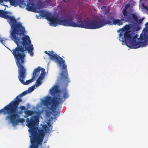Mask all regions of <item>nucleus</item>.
<instances>
[{
    "label": "nucleus",
    "mask_w": 148,
    "mask_h": 148,
    "mask_svg": "<svg viewBox=\"0 0 148 148\" xmlns=\"http://www.w3.org/2000/svg\"><path fill=\"white\" fill-rule=\"evenodd\" d=\"M22 32H18V34H16L11 38L17 45V46L12 50L9 49L13 54L17 66L20 65L23 66L25 62V51H27L30 53V55L32 56L34 53L33 45L31 44V42L30 38L28 35H24L25 29L24 27L23 29Z\"/></svg>",
    "instance_id": "obj_1"
},
{
    "label": "nucleus",
    "mask_w": 148,
    "mask_h": 148,
    "mask_svg": "<svg viewBox=\"0 0 148 148\" xmlns=\"http://www.w3.org/2000/svg\"><path fill=\"white\" fill-rule=\"evenodd\" d=\"M73 20L72 18L70 17L64 19H61V25L65 26L95 29L100 28L106 24H107L110 25L113 24L115 25H117L118 26L122 25L124 23L123 21H124V19H114L112 21V22L109 20L105 21L104 20H103L101 21L100 19L85 21L79 19L77 20L76 23L73 21Z\"/></svg>",
    "instance_id": "obj_2"
},
{
    "label": "nucleus",
    "mask_w": 148,
    "mask_h": 148,
    "mask_svg": "<svg viewBox=\"0 0 148 148\" xmlns=\"http://www.w3.org/2000/svg\"><path fill=\"white\" fill-rule=\"evenodd\" d=\"M27 125L29 128L30 133V140L32 145L30 148H38V145H41L43 142L44 136L47 133L48 127L47 125L42 126V129L38 130L37 127L39 124V118L37 115L32 116L30 119H26Z\"/></svg>",
    "instance_id": "obj_3"
},
{
    "label": "nucleus",
    "mask_w": 148,
    "mask_h": 148,
    "mask_svg": "<svg viewBox=\"0 0 148 148\" xmlns=\"http://www.w3.org/2000/svg\"><path fill=\"white\" fill-rule=\"evenodd\" d=\"M58 87V86L55 85L50 90V94L53 96L52 99L49 97L42 101L43 105L46 106L49 110L52 112L54 119L58 116L60 112V111H55L57 107L63 102L62 97L61 96L62 91L59 90Z\"/></svg>",
    "instance_id": "obj_4"
},
{
    "label": "nucleus",
    "mask_w": 148,
    "mask_h": 148,
    "mask_svg": "<svg viewBox=\"0 0 148 148\" xmlns=\"http://www.w3.org/2000/svg\"><path fill=\"white\" fill-rule=\"evenodd\" d=\"M10 14V12L8 11L0 10V17L7 20L11 26V31L10 37L11 38L16 33L18 34V32H22L24 27L23 26L22 23L17 21L14 16H11Z\"/></svg>",
    "instance_id": "obj_5"
},
{
    "label": "nucleus",
    "mask_w": 148,
    "mask_h": 148,
    "mask_svg": "<svg viewBox=\"0 0 148 148\" xmlns=\"http://www.w3.org/2000/svg\"><path fill=\"white\" fill-rule=\"evenodd\" d=\"M49 52L48 53L47 51H45V53L50 56L51 59L55 60L56 63H58L59 66L61 67L62 72L60 75L64 83H65V86H67L70 81L68 77L67 66L65 64V61L62 58L57 55L56 53H54L53 50L49 51Z\"/></svg>",
    "instance_id": "obj_6"
},
{
    "label": "nucleus",
    "mask_w": 148,
    "mask_h": 148,
    "mask_svg": "<svg viewBox=\"0 0 148 148\" xmlns=\"http://www.w3.org/2000/svg\"><path fill=\"white\" fill-rule=\"evenodd\" d=\"M20 67L17 66L18 68V72L19 75L18 76L20 82L23 84L26 85L34 81L35 77H38L39 75L41 70L40 67L38 66L33 71V75L31 79L27 80L25 82L24 80L26 78L27 74L26 70L23 66L20 65Z\"/></svg>",
    "instance_id": "obj_7"
},
{
    "label": "nucleus",
    "mask_w": 148,
    "mask_h": 148,
    "mask_svg": "<svg viewBox=\"0 0 148 148\" xmlns=\"http://www.w3.org/2000/svg\"><path fill=\"white\" fill-rule=\"evenodd\" d=\"M138 36L137 34H135L132 32V43L129 45L131 49H137L141 47H146L148 45V35L145 33H142L138 38L139 41H136V39Z\"/></svg>",
    "instance_id": "obj_8"
},
{
    "label": "nucleus",
    "mask_w": 148,
    "mask_h": 148,
    "mask_svg": "<svg viewBox=\"0 0 148 148\" xmlns=\"http://www.w3.org/2000/svg\"><path fill=\"white\" fill-rule=\"evenodd\" d=\"M18 104L10 106L9 115L5 117V119L9 120L14 126L17 125L18 123H23L25 121L24 119L20 118V115L18 111Z\"/></svg>",
    "instance_id": "obj_9"
},
{
    "label": "nucleus",
    "mask_w": 148,
    "mask_h": 148,
    "mask_svg": "<svg viewBox=\"0 0 148 148\" xmlns=\"http://www.w3.org/2000/svg\"><path fill=\"white\" fill-rule=\"evenodd\" d=\"M132 32L131 31H127L124 34V38L122 40L128 47L130 48L129 45H131L132 43Z\"/></svg>",
    "instance_id": "obj_10"
},
{
    "label": "nucleus",
    "mask_w": 148,
    "mask_h": 148,
    "mask_svg": "<svg viewBox=\"0 0 148 148\" xmlns=\"http://www.w3.org/2000/svg\"><path fill=\"white\" fill-rule=\"evenodd\" d=\"M28 93L27 91H25L17 96L9 104L10 106H13L14 105L17 104V107L18 106L19 103L22 101V99L20 97L25 95Z\"/></svg>",
    "instance_id": "obj_11"
},
{
    "label": "nucleus",
    "mask_w": 148,
    "mask_h": 148,
    "mask_svg": "<svg viewBox=\"0 0 148 148\" xmlns=\"http://www.w3.org/2000/svg\"><path fill=\"white\" fill-rule=\"evenodd\" d=\"M51 0H45L44 1H39L38 2L37 6L39 9L46 8L50 5Z\"/></svg>",
    "instance_id": "obj_12"
},
{
    "label": "nucleus",
    "mask_w": 148,
    "mask_h": 148,
    "mask_svg": "<svg viewBox=\"0 0 148 148\" xmlns=\"http://www.w3.org/2000/svg\"><path fill=\"white\" fill-rule=\"evenodd\" d=\"M126 22H135L138 23V18L137 15L135 13L130 14L126 18Z\"/></svg>",
    "instance_id": "obj_13"
},
{
    "label": "nucleus",
    "mask_w": 148,
    "mask_h": 148,
    "mask_svg": "<svg viewBox=\"0 0 148 148\" xmlns=\"http://www.w3.org/2000/svg\"><path fill=\"white\" fill-rule=\"evenodd\" d=\"M41 73L36 82L35 85L36 86H39L42 83L41 80L43 79L45 75V69L43 68H41Z\"/></svg>",
    "instance_id": "obj_14"
},
{
    "label": "nucleus",
    "mask_w": 148,
    "mask_h": 148,
    "mask_svg": "<svg viewBox=\"0 0 148 148\" xmlns=\"http://www.w3.org/2000/svg\"><path fill=\"white\" fill-rule=\"evenodd\" d=\"M10 106L9 104L5 106L3 109L0 110V114L2 113L4 115H9Z\"/></svg>",
    "instance_id": "obj_15"
},
{
    "label": "nucleus",
    "mask_w": 148,
    "mask_h": 148,
    "mask_svg": "<svg viewBox=\"0 0 148 148\" xmlns=\"http://www.w3.org/2000/svg\"><path fill=\"white\" fill-rule=\"evenodd\" d=\"M26 9L28 11L35 12L36 9L34 4L32 1H29L27 4Z\"/></svg>",
    "instance_id": "obj_16"
},
{
    "label": "nucleus",
    "mask_w": 148,
    "mask_h": 148,
    "mask_svg": "<svg viewBox=\"0 0 148 148\" xmlns=\"http://www.w3.org/2000/svg\"><path fill=\"white\" fill-rule=\"evenodd\" d=\"M16 1V3L14 5H13L14 7L17 6L19 5V6H22L24 4V0H15Z\"/></svg>",
    "instance_id": "obj_17"
},
{
    "label": "nucleus",
    "mask_w": 148,
    "mask_h": 148,
    "mask_svg": "<svg viewBox=\"0 0 148 148\" xmlns=\"http://www.w3.org/2000/svg\"><path fill=\"white\" fill-rule=\"evenodd\" d=\"M122 14L123 15V18L125 19V21L126 22V18L127 17L128 12L126 9H123V10Z\"/></svg>",
    "instance_id": "obj_18"
},
{
    "label": "nucleus",
    "mask_w": 148,
    "mask_h": 148,
    "mask_svg": "<svg viewBox=\"0 0 148 148\" xmlns=\"http://www.w3.org/2000/svg\"><path fill=\"white\" fill-rule=\"evenodd\" d=\"M3 1L6 2H9L10 5L12 6L15 5L16 3L15 0H0V2H2Z\"/></svg>",
    "instance_id": "obj_19"
},
{
    "label": "nucleus",
    "mask_w": 148,
    "mask_h": 148,
    "mask_svg": "<svg viewBox=\"0 0 148 148\" xmlns=\"http://www.w3.org/2000/svg\"><path fill=\"white\" fill-rule=\"evenodd\" d=\"M25 114L28 116H32L34 114V112L32 111L27 110L24 112Z\"/></svg>",
    "instance_id": "obj_20"
},
{
    "label": "nucleus",
    "mask_w": 148,
    "mask_h": 148,
    "mask_svg": "<svg viewBox=\"0 0 148 148\" xmlns=\"http://www.w3.org/2000/svg\"><path fill=\"white\" fill-rule=\"evenodd\" d=\"M63 97L64 98V100L66 99L67 98L69 97L68 92L66 89L65 90L63 94Z\"/></svg>",
    "instance_id": "obj_21"
},
{
    "label": "nucleus",
    "mask_w": 148,
    "mask_h": 148,
    "mask_svg": "<svg viewBox=\"0 0 148 148\" xmlns=\"http://www.w3.org/2000/svg\"><path fill=\"white\" fill-rule=\"evenodd\" d=\"M132 26V25L131 24L129 25H126L124 26V28L126 30H129L130 29Z\"/></svg>",
    "instance_id": "obj_22"
},
{
    "label": "nucleus",
    "mask_w": 148,
    "mask_h": 148,
    "mask_svg": "<svg viewBox=\"0 0 148 148\" xmlns=\"http://www.w3.org/2000/svg\"><path fill=\"white\" fill-rule=\"evenodd\" d=\"M145 27H146V28H144L143 29V31L144 32V33L146 34V32L148 31V22L146 23Z\"/></svg>",
    "instance_id": "obj_23"
},
{
    "label": "nucleus",
    "mask_w": 148,
    "mask_h": 148,
    "mask_svg": "<svg viewBox=\"0 0 148 148\" xmlns=\"http://www.w3.org/2000/svg\"><path fill=\"white\" fill-rule=\"evenodd\" d=\"M34 87L35 85H34L32 87L29 88L28 89V92H30L33 91L34 89Z\"/></svg>",
    "instance_id": "obj_24"
},
{
    "label": "nucleus",
    "mask_w": 148,
    "mask_h": 148,
    "mask_svg": "<svg viewBox=\"0 0 148 148\" xmlns=\"http://www.w3.org/2000/svg\"><path fill=\"white\" fill-rule=\"evenodd\" d=\"M130 6V4L129 3L126 4L125 6V8L124 9H126L127 10L128 8H129Z\"/></svg>",
    "instance_id": "obj_25"
},
{
    "label": "nucleus",
    "mask_w": 148,
    "mask_h": 148,
    "mask_svg": "<svg viewBox=\"0 0 148 148\" xmlns=\"http://www.w3.org/2000/svg\"><path fill=\"white\" fill-rule=\"evenodd\" d=\"M20 108L21 110H25L26 108L24 106H21L20 107Z\"/></svg>",
    "instance_id": "obj_26"
},
{
    "label": "nucleus",
    "mask_w": 148,
    "mask_h": 148,
    "mask_svg": "<svg viewBox=\"0 0 148 148\" xmlns=\"http://www.w3.org/2000/svg\"><path fill=\"white\" fill-rule=\"evenodd\" d=\"M144 18H142L141 19L138 20V23H138V24H140L142 23V21L143 20Z\"/></svg>",
    "instance_id": "obj_27"
},
{
    "label": "nucleus",
    "mask_w": 148,
    "mask_h": 148,
    "mask_svg": "<svg viewBox=\"0 0 148 148\" xmlns=\"http://www.w3.org/2000/svg\"><path fill=\"white\" fill-rule=\"evenodd\" d=\"M3 39H4V38H0V42L3 44H4V43L3 42V41H4V40H3Z\"/></svg>",
    "instance_id": "obj_28"
},
{
    "label": "nucleus",
    "mask_w": 148,
    "mask_h": 148,
    "mask_svg": "<svg viewBox=\"0 0 148 148\" xmlns=\"http://www.w3.org/2000/svg\"><path fill=\"white\" fill-rule=\"evenodd\" d=\"M144 8L147 11H148V7L147 6H144Z\"/></svg>",
    "instance_id": "obj_29"
},
{
    "label": "nucleus",
    "mask_w": 148,
    "mask_h": 148,
    "mask_svg": "<svg viewBox=\"0 0 148 148\" xmlns=\"http://www.w3.org/2000/svg\"><path fill=\"white\" fill-rule=\"evenodd\" d=\"M110 19H111V20H112V21L114 19V16H110Z\"/></svg>",
    "instance_id": "obj_30"
},
{
    "label": "nucleus",
    "mask_w": 148,
    "mask_h": 148,
    "mask_svg": "<svg viewBox=\"0 0 148 148\" xmlns=\"http://www.w3.org/2000/svg\"><path fill=\"white\" fill-rule=\"evenodd\" d=\"M140 29V27H137V29L136 30H139V29Z\"/></svg>",
    "instance_id": "obj_31"
},
{
    "label": "nucleus",
    "mask_w": 148,
    "mask_h": 148,
    "mask_svg": "<svg viewBox=\"0 0 148 148\" xmlns=\"http://www.w3.org/2000/svg\"><path fill=\"white\" fill-rule=\"evenodd\" d=\"M119 36L120 37H121L122 36V34L121 33H120L119 34Z\"/></svg>",
    "instance_id": "obj_32"
},
{
    "label": "nucleus",
    "mask_w": 148,
    "mask_h": 148,
    "mask_svg": "<svg viewBox=\"0 0 148 148\" xmlns=\"http://www.w3.org/2000/svg\"><path fill=\"white\" fill-rule=\"evenodd\" d=\"M123 31V30L122 29H119V32H120V31L122 32Z\"/></svg>",
    "instance_id": "obj_33"
},
{
    "label": "nucleus",
    "mask_w": 148,
    "mask_h": 148,
    "mask_svg": "<svg viewBox=\"0 0 148 148\" xmlns=\"http://www.w3.org/2000/svg\"><path fill=\"white\" fill-rule=\"evenodd\" d=\"M29 116H28V115L27 116V115H25V116H24V117L25 118H27V117H28Z\"/></svg>",
    "instance_id": "obj_34"
},
{
    "label": "nucleus",
    "mask_w": 148,
    "mask_h": 148,
    "mask_svg": "<svg viewBox=\"0 0 148 148\" xmlns=\"http://www.w3.org/2000/svg\"><path fill=\"white\" fill-rule=\"evenodd\" d=\"M63 1H64L65 3H66V1L65 0H62Z\"/></svg>",
    "instance_id": "obj_35"
},
{
    "label": "nucleus",
    "mask_w": 148,
    "mask_h": 148,
    "mask_svg": "<svg viewBox=\"0 0 148 148\" xmlns=\"http://www.w3.org/2000/svg\"><path fill=\"white\" fill-rule=\"evenodd\" d=\"M22 112V111H20V113H21Z\"/></svg>",
    "instance_id": "obj_36"
},
{
    "label": "nucleus",
    "mask_w": 148,
    "mask_h": 148,
    "mask_svg": "<svg viewBox=\"0 0 148 148\" xmlns=\"http://www.w3.org/2000/svg\"><path fill=\"white\" fill-rule=\"evenodd\" d=\"M100 1H101V0H98V2H100Z\"/></svg>",
    "instance_id": "obj_37"
}]
</instances>
